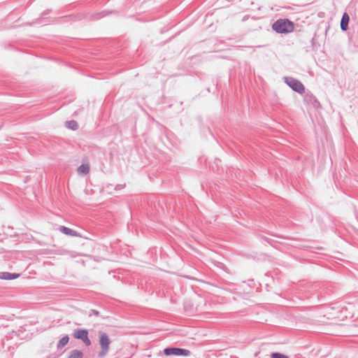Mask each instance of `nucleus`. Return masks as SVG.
I'll return each instance as SVG.
<instances>
[{
	"label": "nucleus",
	"mask_w": 358,
	"mask_h": 358,
	"mask_svg": "<svg viewBox=\"0 0 358 358\" xmlns=\"http://www.w3.org/2000/svg\"><path fill=\"white\" fill-rule=\"evenodd\" d=\"M272 29L278 34H289L294 30V24L288 19H279L273 22Z\"/></svg>",
	"instance_id": "obj_1"
},
{
	"label": "nucleus",
	"mask_w": 358,
	"mask_h": 358,
	"mask_svg": "<svg viewBox=\"0 0 358 358\" xmlns=\"http://www.w3.org/2000/svg\"><path fill=\"white\" fill-rule=\"evenodd\" d=\"M110 339L108 335L102 331H99V343L101 346V350L98 353V357L100 358H103L106 357L109 350H110Z\"/></svg>",
	"instance_id": "obj_2"
},
{
	"label": "nucleus",
	"mask_w": 358,
	"mask_h": 358,
	"mask_svg": "<svg viewBox=\"0 0 358 358\" xmlns=\"http://www.w3.org/2000/svg\"><path fill=\"white\" fill-rule=\"evenodd\" d=\"M284 79L285 83L294 91L300 94L304 92L305 87L299 80L292 77H285Z\"/></svg>",
	"instance_id": "obj_3"
},
{
	"label": "nucleus",
	"mask_w": 358,
	"mask_h": 358,
	"mask_svg": "<svg viewBox=\"0 0 358 358\" xmlns=\"http://www.w3.org/2000/svg\"><path fill=\"white\" fill-rule=\"evenodd\" d=\"M88 334L85 329H77L73 331L72 336L76 339L81 340L86 346H90L92 342L88 338Z\"/></svg>",
	"instance_id": "obj_4"
},
{
	"label": "nucleus",
	"mask_w": 358,
	"mask_h": 358,
	"mask_svg": "<svg viewBox=\"0 0 358 358\" xmlns=\"http://www.w3.org/2000/svg\"><path fill=\"white\" fill-rule=\"evenodd\" d=\"M164 355L166 356L176 355V356H188L190 354L189 350L178 348H168L164 350Z\"/></svg>",
	"instance_id": "obj_5"
},
{
	"label": "nucleus",
	"mask_w": 358,
	"mask_h": 358,
	"mask_svg": "<svg viewBox=\"0 0 358 358\" xmlns=\"http://www.w3.org/2000/svg\"><path fill=\"white\" fill-rule=\"evenodd\" d=\"M20 274L12 273L9 272H0V279L2 280H14L17 278Z\"/></svg>",
	"instance_id": "obj_6"
},
{
	"label": "nucleus",
	"mask_w": 358,
	"mask_h": 358,
	"mask_svg": "<svg viewBox=\"0 0 358 358\" xmlns=\"http://www.w3.org/2000/svg\"><path fill=\"white\" fill-rule=\"evenodd\" d=\"M350 20L349 15L347 13H343L341 20V29L343 31H346L348 28V22Z\"/></svg>",
	"instance_id": "obj_7"
},
{
	"label": "nucleus",
	"mask_w": 358,
	"mask_h": 358,
	"mask_svg": "<svg viewBox=\"0 0 358 358\" xmlns=\"http://www.w3.org/2000/svg\"><path fill=\"white\" fill-rule=\"evenodd\" d=\"M69 341V338L67 335L63 336L57 343V349L63 348L66 345L68 344Z\"/></svg>",
	"instance_id": "obj_8"
},
{
	"label": "nucleus",
	"mask_w": 358,
	"mask_h": 358,
	"mask_svg": "<svg viewBox=\"0 0 358 358\" xmlns=\"http://www.w3.org/2000/svg\"><path fill=\"white\" fill-rule=\"evenodd\" d=\"M60 231L66 235H70V236H76L77 232L74 230H72L71 229H69L66 227H61L59 229Z\"/></svg>",
	"instance_id": "obj_9"
},
{
	"label": "nucleus",
	"mask_w": 358,
	"mask_h": 358,
	"mask_svg": "<svg viewBox=\"0 0 358 358\" xmlns=\"http://www.w3.org/2000/svg\"><path fill=\"white\" fill-rule=\"evenodd\" d=\"M69 358H83V353L81 350H73L71 352Z\"/></svg>",
	"instance_id": "obj_10"
},
{
	"label": "nucleus",
	"mask_w": 358,
	"mask_h": 358,
	"mask_svg": "<svg viewBox=\"0 0 358 358\" xmlns=\"http://www.w3.org/2000/svg\"><path fill=\"white\" fill-rule=\"evenodd\" d=\"M78 171L79 173L85 175L90 171V166L88 164H82L78 168Z\"/></svg>",
	"instance_id": "obj_11"
},
{
	"label": "nucleus",
	"mask_w": 358,
	"mask_h": 358,
	"mask_svg": "<svg viewBox=\"0 0 358 358\" xmlns=\"http://www.w3.org/2000/svg\"><path fill=\"white\" fill-rule=\"evenodd\" d=\"M66 125L72 130H76L78 128V123L75 120L67 121Z\"/></svg>",
	"instance_id": "obj_12"
},
{
	"label": "nucleus",
	"mask_w": 358,
	"mask_h": 358,
	"mask_svg": "<svg viewBox=\"0 0 358 358\" xmlns=\"http://www.w3.org/2000/svg\"><path fill=\"white\" fill-rule=\"evenodd\" d=\"M271 357V358H289V357H287L283 354H281L280 352L272 353Z\"/></svg>",
	"instance_id": "obj_13"
},
{
	"label": "nucleus",
	"mask_w": 358,
	"mask_h": 358,
	"mask_svg": "<svg viewBox=\"0 0 358 358\" xmlns=\"http://www.w3.org/2000/svg\"><path fill=\"white\" fill-rule=\"evenodd\" d=\"M92 315L97 316L99 315V312L96 310H92V313L90 314V315Z\"/></svg>",
	"instance_id": "obj_14"
}]
</instances>
